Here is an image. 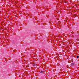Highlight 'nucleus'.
I'll return each mask as SVG.
<instances>
[{
    "label": "nucleus",
    "instance_id": "f257e3e1",
    "mask_svg": "<svg viewBox=\"0 0 79 79\" xmlns=\"http://www.w3.org/2000/svg\"><path fill=\"white\" fill-rule=\"evenodd\" d=\"M74 63H72L71 64V66H74Z\"/></svg>",
    "mask_w": 79,
    "mask_h": 79
},
{
    "label": "nucleus",
    "instance_id": "f03ea898",
    "mask_svg": "<svg viewBox=\"0 0 79 79\" xmlns=\"http://www.w3.org/2000/svg\"><path fill=\"white\" fill-rule=\"evenodd\" d=\"M40 73H43V71H41Z\"/></svg>",
    "mask_w": 79,
    "mask_h": 79
},
{
    "label": "nucleus",
    "instance_id": "7ed1b4c3",
    "mask_svg": "<svg viewBox=\"0 0 79 79\" xmlns=\"http://www.w3.org/2000/svg\"><path fill=\"white\" fill-rule=\"evenodd\" d=\"M77 58H79V56H77Z\"/></svg>",
    "mask_w": 79,
    "mask_h": 79
}]
</instances>
